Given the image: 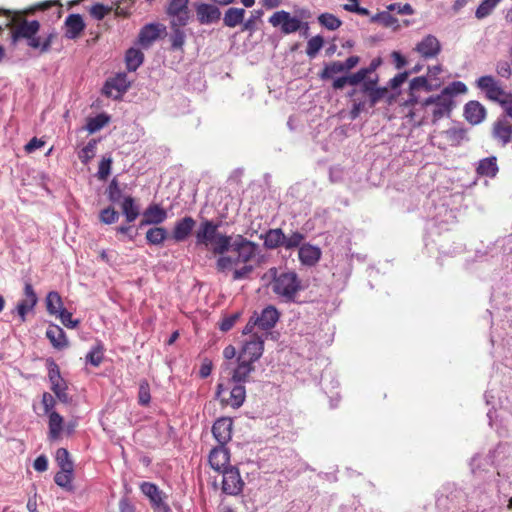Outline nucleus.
Instances as JSON below:
<instances>
[{"label":"nucleus","instance_id":"obj_28","mask_svg":"<svg viewBox=\"0 0 512 512\" xmlns=\"http://www.w3.org/2000/svg\"><path fill=\"white\" fill-rule=\"evenodd\" d=\"M465 119L472 125L481 123L486 116L485 107L478 101H469L464 107Z\"/></svg>","mask_w":512,"mask_h":512},{"label":"nucleus","instance_id":"obj_21","mask_svg":"<svg viewBox=\"0 0 512 512\" xmlns=\"http://www.w3.org/2000/svg\"><path fill=\"white\" fill-rule=\"evenodd\" d=\"M24 296L25 298L21 300L16 306V310L21 318V322H25L27 313L33 310L38 302V297L33 289V286L29 282L25 283L24 285Z\"/></svg>","mask_w":512,"mask_h":512},{"label":"nucleus","instance_id":"obj_55","mask_svg":"<svg viewBox=\"0 0 512 512\" xmlns=\"http://www.w3.org/2000/svg\"><path fill=\"white\" fill-rule=\"evenodd\" d=\"M388 11H396L400 15H413L414 8L409 3H392L386 6Z\"/></svg>","mask_w":512,"mask_h":512},{"label":"nucleus","instance_id":"obj_38","mask_svg":"<svg viewBox=\"0 0 512 512\" xmlns=\"http://www.w3.org/2000/svg\"><path fill=\"white\" fill-rule=\"evenodd\" d=\"M46 310L49 315L55 316L64 308L62 298L56 291H50L45 300Z\"/></svg>","mask_w":512,"mask_h":512},{"label":"nucleus","instance_id":"obj_18","mask_svg":"<svg viewBox=\"0 0 512 512\" xmlns=\"http://www.w3.org/2000/svg\"><path fill=\"white\" fill-rule=\"evenodd\" d=\"M414 50L424 59L436 58L441 52V44L434 35H426L418 42Z\"/></svg>","mask_w":512,"mask_h":512},{"label":"nucleus","instance_id":"obj_46","mask_svg":"<svg viewBox=\"0 0 512 512\" xmlns=\"http://www.w3.org/2000/svg\"><path fill=\"white\" fill-rule=\"evenodd\" d=\"M104 358V348L102 345L97 344L94 346L90 352L86 355V361L87 363H90L91 365L98 367Z\"/></svg>","mask_w":512,"mask_h":512},{"label":"nucleus","instance_id":"obj_39","mask_svg":"<svg viewBox=\"0 0 512 512\" xmlns=\"http://www.w3.org/2000/svg\"><path fill=\"white\" fill-rule=\"evenodd\" d=\"M167 230L163 227L155 226L147 230L145 238L151 245H161L167 238Z\"/></svg>","mask_w":512,"mask_h":512},{"label":"nucleus","instance_id":"obj_56","mask_svg":"<svg viewBox=\"0 0 512 512\" xmlns=\"http://www.w3.org/2000/svg\"><path fill=\"white\" fill-rule=\"evenodd\" d=\"M495 71L501 78L509 79L512 75L511 65L506 60H499L495 65Z\"/></svg>","mask_w":512,"mask_h":512},{"label":"nucleus","instance_id":"obj_5","mask_svg":"<svg viewBox=\"0 0 512 512\" xmlns=\"http://www.w3.org/2000/svg\"><path fill=\"white\" fill-rule=\"evenodd\" d=\"M273 275L272 290L285 302H294L297 293L301 290V281L295 272H284L277 275V269L271 268Z\"/></svg>","mask_w":512,"mask_h":512},{"label":"nucleus","instance_id":"obj_25","mask_svg":"<svg viewBox=\"0 0 512 512\" xmlns=\"http://www.w3.org/2000/svg\"><path fill=\"white\" fill-rule=\"evenodd\" d=\"M253 324H258V329L267 332L275 326L279 319V313L273 306L264 308L260 315L254 316Z\"/></svg>","mask_w":512,"mask_h":512},{"label":"nucleus","instance_id":"obj_6","mask_svg":"<svg viewBox=\"0 0 512 512\" xmlns=\"http://www.w3.org/2000/svg\"><path fill=\"white\" fill-rule=\"evenodd\" d=\"M216 397L220 400L222 406H229L234 409L239 408L245 401L246 390L243 384L228 382H219L216 390Z\"/></svg>","mask_w":512,"mask_h":512},{"label":"nucleus","instance_id":"obj_57","mask_svg":"<svg viewBox=\"0 0 512 512\" xmlns=\"http://www.w3.org/2000/svg\"><path fill=\"white\" fill-rule=\"evenodd\" d=\"M107 123V118L104 115H97L94 118H90L87 123V130L90 133H94L100 130Z\"/></svg>","mask_w":512,"mask_h":512},{"label":"nucleus","instance_id":"obj_29","mask_svg":"<svg viewBox=\"0 0 512 512\" xmlns=\"http://www.w3.org/2000/svg\"><path fill=\"white\" fill-rule=\"evenodd\" d=\"M321 249L309 243L303 244L298 250L300 262L305 266H314L321 258Z\"/></svg>","mask_w":512,"mask_h":512},{"label":"nucleus","instance_id":"obj_1","mask_svg":"<svg viewBox=\"0 0 512 512\" xmlns=\"http://www.w3.org/2000/svg\"><path fill=\"white\" fill-rule=\"evenodd\" d=\"M213 252L219 255L216 269L219 272L233 270V279L247 278L253 271L250 264L260 253L259 244L248 240L243 235L231 236L217 233L213 240Z\"/></svg>","mask_w":512,"mask_h":512},{"label":"nucleus","instance_id":"obj_40","mask_svg":"<svg viewBox=\"0 0 512 512\" xmlns=\"http://www.w3.org/2000/svg\"><path fill=\"white\" fill-rule=\"evenodd\" d=\"M502 0H482L475 11V17L479 20L489 16Z\"/></svg>","mask_w":512,"mask_h":512},{"label":"nucleus","instance_id":"obj_43","mask_svg":"<svg viewBox=\"0 0 512 512\" xmlns=\"http://www.w3.org/2000/svg\"><path fill=\"white\" fill-rule=\"evenodd\" d=\"M318 21L323 27L331 31L338 29L342 24V21L331 13H323L319 15Z\"/></svg>","mask_w":512,"mask_h":512},{"label":"nucleus","instance_id":"obj_23","mask_svg":"<svg viewBox=\"0 0 512 512\" xmlns=\"http://www.w3.org/2000/svg\"><path fill=\"white\" fill-rule=\"evenodd\" d=\"M65 33L64 36L67 39H77L80 37L85 29V23L80 14H70L67 16L64 22Z\"/></svg>","mask_w":512,"mask_h":512},{"label":"nucleus","instance_id":"obj_9","mask_svg":"<svg viewBox=\"0 0 512 512\" xmlns=\"http://www.w3.org/2000/svg\"><path fill=\"white\" fill-rule=\"evenodd\" d=\"M435 79H428L425 76L413 78L409 83L408 97L404 102L405 107H415L418 105L420 98L417 94L418 91L424 90L431 92L438 89L442 82H435Z\"/></svg>","mask_w":512,"mask_h":512},{"label":"nucleus","instance_id":"obj_41","mask_svg":"<svg viewBox=\"0 0 512 512\" xmlns=\"http://www.w3.org/2000/svg\"><path fill=\"white\" fill-rule=\"evenodd\" d=\"M172 33L170 35L172 50H182L185 43V32L181 29L183 26H170Z\"/></svg>","mask_w":512,"mask_h":512},{"label":"nucleus","instance_id":"obj_33","mask_svg":"<svg viewBox=\"0 0 512 512\" xmlns=\"http://www.w3.org/2000/svg\"><path fill=\"white\" fill-rule=\"evenodd\" d=\"M499 171L497 158L495 156H490L484 159H481L478 162V166L476 168L477 175L481 177L494 178Z\"/></svg>","mask_w":512,"mask_h":512},{"label":"nucleus","instance_id":"obj_32","mask_svg":"<svg viewBox=\"0 0 512 512\" xmlns=\"http://www.w3.org/2000/svg\"><path fill=\"white\" fill-rule=\"evenodd\" d=\"M197 17L201 24H209L219 20L220 18V10L209 4H200L197 9Z\"/></svg>","mask_w":512,"mask_h":512},{"label":"nucleus","instance_id":"obj_2","mask_svg":"<svg viewBox=\"0 0 512 512\" xmlns=\"http://www.w3.org/2000/svg\"><path fill=\"white\" fill-rule=\"evenodd\" d=\"M52 6L62 7L57 0H50L38 3L34 6L20 11H11L0 9V15L5 16V21L0 23L4 29H10L11 43L15 45L20 39H25L27 45L32 49H37L40 53H47L51 49L57 33L52 30L45 37L38 36L40 31V23L37 20L28 21L26 16L34 14L36 11H44ZM60 9H58V17H60Z\"/></svg>","mask_w":512,"mask_h":512},{"label":"nucleus","instance_id":"obj_13","mask_svg":"<svg viewBox=\"0 0 512 512\" xmlns=\"http://www.w3.org/2000/svg\"><path fill=\"white\" fill-rule=\"evenodd\" d=\"M166 26L162 23H149L144 25L138 35L139 45L146 49L149 48L157 39L165 36Z\"/></svg>","mask_w":512,"mask_h":512},{"label":"nucleus","instance_id":"obj_58","mask_svg":"<svg viewBox=\"0 0 512 512\" xmlns=\"http://www.w3.org/2000/svg\"><path fill=\"white\" fill-rule=\"evenodd\" d=\"M144 61V54L130 47V71L136 70Z\"/></svg>","mask_w":512,"mask_h":512},{"label":"nucleus","instance_id":"obj_8","mask_svg":"<svg viewBox=\"0 0 512 512\" xmlns=\"http://www.w3.org/2000/svg\"><path fill=\"white\" fill-rule=\"evenodd\" d=\"M139 487L142 494L149 500L154 512H171L167 495L156 484L144 481Z\"/></svg>","mask_w":512,"mask_h":512},{"label":"nucleus","instance_id":"obj_7","mask_svg":"<svg viewBox=\"0 0 512 512\" xmlns=\"http://www.w3.org/2000/svg\"><path fill=\"white\" fill-rule=\"evenodd\" d=\"M476 87L483 91L486 97L499 103L506 105L512 101V93L506 92L500 85L499 81L491 75H484L476 80Z\"/></svg>","mask_w":512,"mask_h":512},{"label":"nucleus","instance_id":"obj_37","mask_svg":"<svg viewBox=\"0 0 512 512\" xmlns=\"http://www.w3.org/2000/svg\"><path fill=\"white\" fill-rule=\"evenodd\" d=\"M245 10L243 8L231 7L224 15L223 23L229 28H234L244 20Z\"/></svg>","mask_w":512,"mask_h":512},{"label":"nucleus","instance_id":"obj_3","mask_svg":"<svg viewBox=\"0 0 512 512\" xmlns=\"http://www.w3.org/2000/svg\"><path fill=\"white\" fill-rule=\"evenodd\" d=\"M503 448L502 445H499L486 457L475 455L471 459L470 468L473 476L476 480L484 481L482 484H478L474 491L483 507H493L508 502V508L512 509L511 483L506 478L500 479V473L493 468L494 454Z\"/></svg>","mask_w":512,"mask_h":512},{"label":"nucleus","instance_id":"obj_54","mask_svg":"<svg viewBox=\"0 0 512 512\" xmlns=\"http://www.w3.org/2000/svg\"><path fill=\"white\" fill-rule=\"evenodd\" d=\"M60 319L61 323L67 328H76L79 325V320L72 319V313H70L67 309L63 308L55 315Z\"/></svg>","mask_w":512,"mask_h":512},{"label":"nucleus","instance_id":"obj_52","mask_svg":"<svg viewBox=\"0 0 512 512\" xmlns=\"http://www.w3.org/2000/svg\"><path fill=\"white\" fill-rule=\"evenodd\" d=\"M119 218V213L114 207H107L103 209L99 214V219L104 224H113Z\"/></svg>","mask_w":512,"mask_h":512},{"label":"nucleus","instance_id":"obj_59","mask_svg":"<svg viewBox=\"0 0 512 512\" xmlns=\"http://www.w3.org/2000/svg\"><path fill=\"white\" fill-rule=\"evenodd\" d=\"M138 402L141 405H147L150 402V388L146 381L141 382L139 385Z\"/></svg>","mask_w":512,"mask_h":512},{"label":"nucleus","instance_id":"obj_14","mask_svg":"<svg viewBox=\"0 0 512 512\" xmlns=\"http://www.w3.org/2000/svg\"><path fill=\"white\" fill-rule=\"evenodd\" d=\"M48 377L51 383V390L61 401L67 400V384L61 377L59 366L53 361L48 360Z\"/></svg>","mask_w":512,"mask_h":512},{"label":"nucleus","instance_id":"obj_24","mask_svg":"<svg viewBox=\"0 0 512 512\" xmlns=\"http://www.w3.org/2000/svg\"><path fill=\"white\" fill-rule=\"evenodd\" d=\"M167 219V212L159 204L149 205L142 214L141 225H159Z\"/></svg>","mask_w":512,"mask_h":512},{"label":"nucleus","instance_id":"obj_15","mask_svg":"<svg viewBox=\"0 0 512 512\" xmlns=\"http://www.w3.org/2000/svg\"><path fill=\"white\" fill-rule=\"evenodd\" d=\"M263 350L264 340L262 336L257 333H253L251 339L244 344L239 357L240 359H245L253 364L262 356Z\"/></svg>","mask_w":512,"mask_h":512},{"label":"nucleus","instance_id":"obj_11","mask_svg":"<svg viewBox=\"0 0 512 512\" xmlns=\"http://www.w3.org/2000/svg\"><path fill=\"white\" fill-rule=\"evenodd\" d=\"M222 492L236 496L243 491L244 482L241 478L239 469L235 466L222 470Z\"/></svg>","mask_w":512,"mask_h":512},{"label":"nucleus","instance_id":"obj_36","mask_svg":"<svg viewBox=\"0 0 512 512\" xmlns=\"http://www.w3.org/2000/svg\"><path fill=\"white\" fill-rule=\"evenodd\" d=\"M391 12L392 11H388L386 8L385 11H381L372 16L371 22L379 23L386 28H393L394 30H398L400 28L399 21L391 14Z\"/></svg>","mask_w":512,"mask_h":512},{"label":"nucleus","instance_id":"obj_61","mask_svg":"<svg viewBox=\"0 0 512 512\" xmlns=\"http://www.w3.org/2000/svg\"><path fill=\"white\" fill-rule=\"evenodd\" d=\"M111 169V159L103 158L99 163V169L97 172V177L99 180H106L110 174Z\"/></svg>","mask_w":512,"mask_h":512},{"label":"nucleus","instance_id":"obj_35","mask_svg":"<svg viewBox=\"0 0 512 512\" xmlns=\"http://www.w3.org/2000/svg\"><path fill=\"white\" fill-rule=\"evenodd\" d=\"M261 238L264 240V246L267 249H276L283 247L285 234L280 228L269 229L264 235H261Z\"/></svg>","mask_w":512,"mask_h":512},{"label":"nucleus","instance_id":"obj_60","mask_svg":"<svg viewBox=\"0 0 512 512\" xmlns=\"http://www.w3.org/2000/svg\"><path fill=\"white\" fill-rule=\"evenodd\" d=\"M42 404L44 406V411L48 416H60L57 412L52 411L55 400L53 396L49 393H44L42 397Z\"/></svg>","mask_w":512,"mask_h":512},{"label":"nucleus","instance_id":"obj_17","mask_svg":"<svg viewBox=\"0 0 512 512\" xmlns=\"http://www.w3.org/2000/svg\"><path fill=\"white\" fill-rule=\"evenodd\" d=\"M208 462L211 468L217 472L232 467L230 465V451L226 445L219 444L214 447L208 455Z\"/></svg>","mask_w":512,"mask_h":512},{"label":"nucleus","instance_id":"obj_62","mask_svg":"<svg viewBox=\"0 0 512 512\" xmlns=\"http://www.w3.org/2000/svg\"><path fill=\"white\" fill-rule=\"evenodd\" d=\"M239 319V313L231 314L227 317H224L219 324V328L223 332H227L235 325L236 321Z\"/></svg>","mask_w":512,"mask_h":512},{"label":"nucleus","instance_id":"obj_10","mask_svg":"<svg viewBox=\"0 0 512 512\" xmlns=\"http://www.w3.org/2000/svg\"><path fill=\"white\" fill-rule=\"evenodd\" d=\"M189 0H169L166 14L171 19L170 26H186L191 18Z\"/></svg>","mask_w":512,"mask_h":512},{"label":"nucleus","instance_id":"obj_4","mask_svg":"<svg viewBox=\"0 0 512 512\" xmlns=\"http://www.w3.org/2000/svg\"><path fill=\"white\" fill-rule=\"evenodd\" d=\"M467 91L465 83L454 81L443 88L439 94L429 96L425 100L419 101L417 106L411 107L407 117L415 127L426 124L428 120L435 124L442 118L450 116L455 106L454 98L467 93Z\"/></svg>","mask_w":512,"mask_h":512},{"label":"nucleus","instance_id":"obj_12","mask_svg":"<svg viewBox=\"0 0 512 512\" xmlns=\"http://www.w3.org/2000/svg\"><path fill=\"white\" fill-rule=\"evenodd\" d=\"M269 22L274 27H281V32L284 34H291L298 31L302 27V22L296 17H292L289 12L281 10L275 12L270 18Z\"/></svg>","mask_w":512,"mask_h":512},{"label":"nucleus","instance_id":"obj_48","mask_svg":"<svg viewBox=\"0 0 512 512\" xmlns=\"http://www.w3.org/2000/svg\"><path fill=\"white\" fill-rule=\"evenodd\" d=\"M73 476V469H60L54 477L55 483L62 488H70Z\"/></svg>","mask_w":512,"mask_h":512},{"label":"nucleus","instance_id":"obj_16","mask_svg":"<svg viewBox=\"0 0 512 512\" xmlns=\"http://www.w3.org/2000/svg\"><path fill=\"white\" fill-rule=\"evenodd\" d=\"M491 135L502 147L506 146L512 141V123L506 117L498 118L492 124Z\"/></svg>","mask_w":512,"mask_h":512},{"label":"nucleus","instance_id":"obj_47","mask_svg":"<svg viewBox=\"0 0 512 512\" xmlns=\"http://www.w3.org/2000/svg\"><path fill=\"white\" fill-rule=\"evenodd\" d=\"M305 239L304 235L298 231L292 232L290 235H285V240L283 242V247L286 250H292L294 248H300L303 240Z\"/></svg>","mask_w":512,"mask_h":512},{"label":"nucleus","instance_id":"obj_50","mask_svg":"<svg viewBox=\"0 0 512 512\" xmlns=\"http://www.w3.org/2000/svg\"><path fill=\"white\" fill-rule=\"evenodd\" d=\"M56 461L60 469H73V462L67 449L59 448L56 451Z\"/></svg>","mask_w":512,"mask_h":512},{"label":"nucleus","instance_id":"obj_22","mask_svg":"<svg viewBox=\"0 0 512 512\" xmlns=\"http://www.w3.org/2000/svg\"><path fill=\"white\" fill-rule=\"evenodd\" d=\"M218 228L219 224L214 223L211 220L202 221L195 235L196 244L204 246L212 244Z\"/></svg>","mask_w":512,"mask_h":512},{"label":"nucleus","instance_id":"obj_30","mask_svg":"<svg viewBox=\"0 0 512 512\" xmlns=\"http://www.w3.org/2000/svg\"><path fill=\"white\" fill-rule=\"evenodd\" d=\"M46 337L49 339L52 346L58 350L68 346L66 334L64 330L58 325H49L46 330Z\"/></svg>","mask_w":512,"mask_h":512},{"label":"nucleus","instance_id":"obj_20","mask_svg":"<svg viewBox=\"0 0 512 512\" xmlns=\"http://www.w3.org/2000/svg\"><path fill=\"white\" fill-rule=\"evenodd\" d=\"M233 418H217L212 433L219 444L226 445L232 438Z\"/></svg>","mask_w":512,"mask_h":512},{"label":"nucleus","instance_id":"obj_49","mask_svg":"<svg viewBox=\"0 0 512 512\" xmlns=\"http://www.w3.org/2000/svg\"><path fill=\"white\" fill-rule=\"evenodd\" d=\"M374 70V66L368 67V68H362L358 70L356 73L347 75L348 84L352 86H356L360 84L361 82H365L364 80Z\"/></svg>","mask_w":512,"mask_h":512},{"label":"nucleus","instance_id":"obj_44","mask_svg":"<svg viewBox=\"0 0 512 512\" xmlns=\"http://www.w3.org/2000/svg\"><path fill=\"white\" fill-rule=\"evenodd\" d=\"M65 432L63 418H49V439L57 440Z\"/></svg>","mask_w":512,"mask_h":512},{"label":"nucleus","instance_id":"obj_63","mask_svg":"<svg viewBox=\"0 0 512 512\" xmlns=\"http://www.w3.org/2000/svg\"><path fill=\"white\" fill-rule=\"evenodd\" d=\"M409 75H410V72H408V71L398 73L390 80V82H389L390 87L392 89H396V88L400 87L407 80Z\"/></svg>","mask_w":512,"mask_h":512},{"label":"nucleus","instance_id":"obj_26","mask_svg":"<svg viewBox=\"0 0 512 512\" xmlns=\"http://www.w3.org/2000/svg\"><path fill=\"white\" fill-rule=\"evenodd\" d=\"M108 198L114 205H118L128 218V195L119 188L116 179H113L108 187Z\"/></svg>","mask_w":512,"mask_h":512},{"label":"nucleus","instance_id":"obj_27","mask_svg":"<svg viewBox=\"0 0 512 512\" xmlns=\"http://www.w3.org/2000/svg\"><path fill=\"white\" fill-rule=\"evenodd\" d=\"M196 225V221L191 216H185L178 220L172 231V238L176 242H182L186 240Z\"/></svg>","mask_w":512,"mask_h":512},{"label":"nucleus","instance_id":"obj_45","mask_svg":"<svg viewBox=\"0 0 512 512\" xmlns=\"http://www.w3.org/2000/svg\"><path fill=\"white\" fill-rule=\"evenodd\" d=\"M97 141L91 139L78 153V157L83 164H87L96 153Z\"/></svg>","mask_w":512,"mask_h":512},{"label":"nucleus","instance_id":"obj_19","mask_svg":"<svg viewBox=\"0 0 512 512\" xmlns=\"http://www.w3.org/2000/svg\"><path fill=\"white\" fill-rule=\"evenodd\" d=\"M127 88L128 82L126 79V74L120 73L105 82L102 92L107 97L118 99L126 92Z\"/></svg>","mask_w":512,"mask_h":512},{"label":"nucleus","instance_id":"obj_53","mask_svg":"<svg viewBox=\"0 0 512 512\" xmlns=\"http://www.w3.org/2000/svg\"><path fill=\"white\" fill-rule=\"evenodd\" d=\"M112 9H113L112 6L109 7V6L97 3V4H94L90 8L89 12L93 18H95L97 20H102L106 15H108L111 12Z\"/></svg>","mask_w":512,"mask_h":512},{"label":"nucleus","instance_id":"obj_34","mask_svg":"<svg viewBox=\"0 0 512 512\" xmlns=\"http://www.w3.org/2000/svg\"><path fill=\"white\" fill-rule=\"evenodd\" d=\"M375 85L376 80L366 81L362 84V91L368 94L371 107L375 106L388 93V89L386 87L376 88Z\"/></svg>","mask_w":512,"mask_h":512},{"label":"nucleus","instance_id":"obj_42","mask_svg":"<svg viewBox=\"0 0 512 512\" xmlns=\"http://www.w3.org/2000/svg\"><path fill=\"white\" fill-rule=\"evenodd\" d=\"M342 72H344L342 62L332 61L324 66L323 70L319 74V77L322 80H327V79L332 78L335 74L342 73Z\"/></svg>","mask_w":512,"mask_h":512},{"label":"nucleus","instance_id":"obj_51","mask_svg":"<svg viewBox=\"0 0 512 512\" xmlns=\"http://www.w3.org/2000/svg\"><path fill=\"white\" fill-rule=\"evenodd\" d=\"M323 43H324V40L321 36L317 35V36L312 37L307 42L306 54L310 58H314L317 55V53L320 51V49L322 48Z\"/></svg>","mask_w":512,"mask_h":512},{"label":"nucleus","instance_id":"obj_31","mask_svg":"<svg viewBox=\"0 0 512 512\" xmlns=\"http://www.w3.org/2000/svg\"><path fill=\"white\" fill-rule=\"evenodd\" d=\"M238 366L234 369L232 377L227 380L228 384H243L250 373L254 370L253 364L245 359L238 357Z\"/></svg>","mask_w":512,"mask_h":512},{"label":"nucleus","instance_id":"obj_64","mask_svg":"<svg viewBox=\"0 0 512 512\" xmlns=\"http://www.w3.org/2000/svg\"><path fill=\"white\" fill-rule=\"evenodd\" d=\"M213 364L212 361L208 358H205L199 369L200 378H207L212 372Z\"/></svg>","mask_w":512,"mask_h":512}]
</instances>
